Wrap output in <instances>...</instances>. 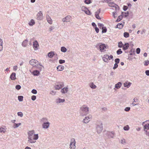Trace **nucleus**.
<instances>
[{
  "instance_id": "f03ea898",
  "label": "nucleus",
  "mask_w": 149,
  "mask_h": 149,
  "mask_svg": "<svg viewBox=\"0 0 149 149\" xmlns=\"http://www.w3.org/2000/svg\"><path fill=\"white\" fill-rule=\"evenodd\" d=\"M29 63L31 65H32L33 67L36 66V65H35L34 64H36L37 65H39L40 66H42V67H43V66L40 64L39 61L35 59H32L29 61Z\"/></svg>"
},
{
  "instance_id": "603ef678",
  "label": "nucleus",
  "mask_w": 149,
  "mask_h": 149,
  "mask_svg": "<svg viewBox=\"0 0 149 149\" xmlns=\"http://www.w3.org/2000/svg\"><path fill=\"white\" fill-rule=\"evenodd\" d=\"M149 127H148L146 125H145L144 126V130L145 131V130H149Z\"/></svg>"
},
{
  "instance_id": "774afa93",
  "label": "nucleus",
  "mask_w": 149,
  "mask_h": 149,
  "mask_svg": "<svg viewBox=\"0 0 149 149\" xmlns=\"http://www.w3.org/2000/svg\"><path fill=\"white\" fill-rule=\"evenodd\" d=\"M118 66V64L115 63L114 65V66L113 67V69H115L117 68Z\"/></svg>"
},
{
  "instance_id": "0e129e2a",
  "label": "nucleus",
  "mask_w": 149,
  "mask_h": 149,
  "mask_svg": "<svg viewBox=\"0 0 149 149\" xmlns=\"http://www.w3.org/2000/svg\"><path fill=\"white\" fill-rule=\"evenodd\" d=\"M120 142L122 144H124L126 143L125 140L124 139H123L121 140Z\"/></svg>"
},
{
  "instance_id": "6e6d98bb",
  "label": "nucleus",
  "mask_w": 149,
  "mask_h": 149,
  "mask_svg": "<svg viewBox=\"0 0 149 149\" xmlns=\"http://www.w3.org/2000/svg\"><path fill=\"white\" fill-rule=\"evenodd\" d=\"M95 17L97 19H101V18L100 17L99 14H95Z\"/></svg>"
},
{
  "instance_id": "423d86ee",
  "label": "nucleus",
  "mask_w": 149,
  "mask_h": 149,
  "mask_svg": "<svg viewBox=\"0 0 149 149\" xmlns=\"http://www.w3.org/2000/svg\"><path fill=\"white\" fill-rule=\"evenodd\" d=\"M96 130L98 133H100L103 130V127L102 123L100 124L97 125L96 127Z\"/></svg>"
},
{
  "instance_id": "338daca9",
  "label": "nucleus",
  "mask_w": 149,
  "mask_h": 149,
  "mask_svg": "<svg viewBox=\"0 0 149 149\" xmlns=\"http://www.w3.org/2000/svg\"><path fill=\"white\" fill-rule=\"evenodd\" d=\"M140 49L139 48H138L136 49V53L138 54L140 53Z\"/></svg>"
},
{
  "instance_id": "ea45409f",
  "label": "nucleus",
  "mask_w": 149,
  "mask_h": 149,
  "mask_svg": "<svg viewBox=\"0 0 149 149\" xmlns=\"http://www.w3.org/2000/svg\"><path fill=\"white\" fill-rule=\"evenodd\" d=\"M116 4L114 2H111L109 3V6L114 7Z\"/></svg>"
},
{
  "instance_id": "cd10ccee",
  "label": "nucleus",
  "mask_w": 149,
  "mask_h": 149,
  "mask_svg": "<svg viewBox=\"0 0 149 149\" xmlns=\"http://www.w3.org/2000/svg\"><path fill=\"white\" fill-rule=\"evenodd\" d=\"M123 25L122 23H118L117 25L116 28L119 29H121L123 27Z\"/></svg>"
},
{
  "instance_id": "4468645a",
  "label": "nucleus",
  "mask_w": 149,
  "mask_h": 149,
  "mask_svg": "<svg viewBox=\"0 0 149 149\" xmlns=\"http://www.w3.org/2000/svg\"><path fill=\"white\" fill-rule=\"evenodd\" d=\"M124 14V12H121V14L119 15L117 19L116 20V22H120V20H121L123 18V15Z\"/></svg>"
},
{
  "instance_id": "f257e3e1",
  "label": "nucleus",
  "mask_w": 149,
  "mask_h": 149,
  "mask_svg": "<svg viewBox=\"0 0 149 149\" xmlns=\"http://www.w3.org/2000/svg\"><path fill=\"white\" fill-rule=\"evenodd\" d=\"M96 47L98 49H99L102 52H105L106 50H104V49L105 48H106V47L105 45L101 43L97 44L96 45Z\"/></svg>"
},
{
  "instance_id": "58836bf2",
  "label": "nucleus",
  "mask_w": 149,
  "mask_h": 149,
  "mask_svg": "<svg viewBox=\"0 0 149 149\" xmlns=\"http://www.w3.org/2000/svg\"><path fill=\"white\" fill-rule=\"evenodd\" d=\"M124 14H125L124 15H123L124 17H127L129 16V13L128 11H127V12H124Z\"/></svg>"
},
{
  "instance_id": "1a4fd4ad",
  "label": "nucleus",
  "mask_w": 149,
  "mask_h": 149,
  "mask_svg": "<svg viewBox=\"0 0 149 149\" xmlns=\"http://www.w3.org/2000/svg\"><path fill=\"white\" fill-rule=\"evenodd\" d=\"M36 19L38 20H41L43 19L42 14L41 11H40L37 14Z\"/></svg>"
},
{
  "instance_id": "72a5a7b5",
  "label": "nucleus",
  "mask_w": 149,
  "mask_h": 149,
  "mask_svg": "<svg viewBox=\"0 0 149 149\" xmlns=\"http://www.w3.org/2000/svg\"><path fill=\"white\" fill-rule=\"evenodd\" d=\"M124 45L121 41L119 42L118 43V47L119 48H123Z\"/></svg>"
},
{
  "instance_id": "4be33fe9",
  "label": "nucleus",
  "mask_w": 149,
  "mask_h": 149,
  "mask_svg": "<svg viewBox=\"0 0 149 149\" xmlns=\"http://www.w3.org/2000/svg\"><path fill=\"white\" fill-rule=\"evenodd\" d=\"M131 83L130 82H125L124 84V86L125 87H126L127 88H129L130 86Z\"/></svg>"
},
{
  "instance_id": "2eb2a0df",
  "label": "nucleus",
  "mask_w": 149,
  "mask_h": 149,
  "mask_svg": "<svg viewBox=\"0 0 149 149\" xmlns=\"http://www.w3.org/2000/svg\"><path fill=\"white\" fill-rule=\"evenodd\" d=\"M49 123L48 122H47L46 123H43L42 124V127L44 128H48L49 127Z\"/></svg>"
},
{
  "instance_id": "ddd939ff",
  "label": "nucleus",
  "mask_w": 149,
  "mask_h": 149,
  "mask_svg": "<svg viewBox=\"0 0 149 149\" xmlns=\"http://www.w3.org/2000/svg\"><path fill=\"white\" fill-rule=\"evenodd\" d=\"M16 73L15 72H13L10 77V78L12 80H15L16 78Z\"/></svg>"
},
{
  "instance_id": "a19ab883",
  "label": "nucleus",
  "mask_w": 149,
  "mask_h": 149,
  "mask_svg": "<svg viewBox=\"0 0 149 149\" xmlns=\"http://www.w3.org/2000/svg\"><path fill=\"white\" fill-rule=\"evenodd\" d=\"M123 52L120 49H119L116 52V53L118 55L121 54Z\"/></svg>"
},
{
  "instance_id": "a878e982",
  "label": "nucleus",
  "mask_w": 149,
  "mask_h": 149,
  "mask_svg": "<svg viewBox=\"0 0 149 149\" xmlns=\"http://www.w3.org/2000/svg\"><path fill=\"white\" fill-rule=\"evenodd\" d=\"M28 139H29L28 141L31 143H34L36 142V141H33L34 139H33V137H28Z\"/></svg>"
},
{
  "instance_id": "c03bdc74",
  "label": "nucleus",
  "mask_w": 149,
  "mask_h": 149,
  "mask_svg": "<svg viewBox=\"0 0 149 149\" xmlns=\"http://www.w3.org/2000/svg\"><path fill=\"white\" fill-rule=\"evenodd\" d=\"M47 119L46 118H43L41 120V122L44 123H46V121H47Z\"/></svg>"
},
{
  "instance_id": "39448f33",
  "label": "nucleus",
  "mask_w": 149,
  "mask_h": 149,
  "mask_svg": "<svg viewBox=\"0 0 149 149\" xmlns=\"http://www.w3.org/2000/svg\"><path fill=\"white\" fill-rule=\"evenodd\" d=\"M115 135V133L113 132H107L106 133V135L109 139L113 138Z\"/></svg>"
},
{
  "instance_id": "69168bd1",
  "label": "nucleus",
  "mask_w": 149,
  "mask_h": 149,
  "mask_svg": "<svg viewBox=\"0 0 149 149\" xmlns=\"http://www.w3.org/2000/svg\"><path fill=\"white\" fill-rule=\"evenodd\" d=\"M36 96L33 95L31 96V99L33 101H34L36 100Z\"/></svg>"
},
{
  "instance_id": "680f3d73",
  "label": "nucleus",
  "mask_w": 149,
  "mask_h": 149,
  "mask_svg": "<svg viewBox=\"0 0 149 149\" xmlns=\"http://www.w3.org/2000/svg\"><path fill=\"white\" fill-rule=\"evenodd\" d=\"M37 91L35 89H33L31 91V93L34 94H36L37 93Z\"/></svg>"
},
{
  "instance_id": "e433bc0d",
  "label": "nucleus",
  "mask_w": 149,
  "mask_h": 149,
  "mask_svg": "<svg viewBox=\"0 0 149 149\" xmlns=\"http://www.w3.org/2000/svg\"><path fill=\"white\" fill-rule=\"evenodd\" d=\"M138 100L137 98H135L133 100L134 101V102H133L132 104L133 106H135L136 105V104H135V102H136V101H137Z\"/></svg>"
},
{
  "instance_id": "c9c22d12",
  "label": "nucleus",
  "mask_w": 149,
  "mask_h": 149,
  "mask_svg": "<svg viewBox=\"0 0 149 149\" xmlns=\"http://www.w3.org/2000/svg\"><path fill=\"white\" fill-rule=\"evenodd\" d=\"M18 98L19 102H22L23 101V97L22 96H18Z\"/></svg>"
},
{
  "instance_id": "7ed1b4c3",
  "label": "nucleus",
  "mask_w": 149,
  "mask_h": 149,
  "mask_svg": "<svg viewBox=\"0 0 149 149\" xmlns=\"http://www.w3.org/2000/svg\"><path fill=\"white\" fill-rule=\"evenodd\" d=\"M64 86L63 82H57L55 86L54 87L56 90H59Z\"/></svg>"
},
{
  "instance_id": "79ce46f5",
  "label": "nucleus",
  "mask_w": 149,
  "mask_h": 149,
  "mask_svg": "<svg viewBox=\"0 0 149 149\" xmlns=\"http://www.w3.org/2000/svg\"><path fill=\"white\" fill-rule=\"evenodd\" d=\"M98 26L99 27L100 29H102V28H103V27H104V25L102 24H101L100 23H98Z\"/></svg>"
},
{
  "instance_id": "dca6fc26",
  "label": "nucleus",
  "mask_w": 149,
  "mask_h": 149,
  "mask_svg": "<svg viewBox=\"0 0 149 149\" xmlns=\"http://www.w3.org/2000/svg\"><path fill=\"white\" fill-rule=\"evenodd\" d=\"M55 55L54 52V51H51L49 52L47 54V56L49 58H52Z\"/></svg>"
},
{
  "instance_id": "473e14b6",
  "label": "nucleus",
  "mask_w": 149,
  "mask_h": 149,
  "mask_svg": "<svg viewBox=\"0 0 149 149\" xmlns=\"http://www.w3.org/2000/svg\"><path fill=\"white\" fill-rule=\"evenodd\" d=\"M33 139L34 140H36L38 139V134H34L33 137Z\"/></svg>"
},
{
  "instance_id": "052dcab7",
  "label": "nucleus",
  "mask_w": 149,
  "mask_h": 149,
  "mask_svg": "<svg viewBox=\"0 0 149 149\" xmlns=\"http://www.w3.org/2000/svg\"><path fill=\"white\" fill-rule=\"evenodd\" d=\"M120 60L119 58H116L115 59V63L118 64L120 62Z\"/></svg>"
},
{
  "instance_id": "20e7f679",
  "label": "nucleus",
  "mask_w": 149,
  "mask_h": 149,
  "mask_svg": "<svg viewBox=\"0 0 149 149\" xmlns=\"http://www.w3.org/2000/svg\"><path fill=\"white\" fill-rule=\"evenodd\" d=\"M80 109L82 112L84 113V114L86 115L87 114L89 111V108L88 107H85V105H83L80 108Z\"/></svg>"
},
{
  "instance_id": "c756f323",
  "label": "nucleus",
  "mask_w": 149,
  "mask_h": 149,
  "mask_svg": "<svg viewBox=\"0 0 149 149\" xmlns=\"http://www.w3.org/2000/svg\"><path fill=\"white\" fill-rule=\"evenodd\" d=\"M35 24V22L34 20H33V19H31V20L30 22H29V24L30 26H33L34 24Z\"/></svg>"
},
{
  "instance_id": "8fccbe9b",
  "label": "nucleus",
  "mask_w": 149,
  "mask_h": 149,
  "mask_svg": "<svg viewBox=\"0 0 149 149\" xmlns=\"http://www.w3.org/2000/svg\"><path fill=\"white\" fill-rule=\"evenodd\" d=\"M15 88L16 89L19 90L21 88V86L19 85H17L15 86Z\"/></svg>"
},
{
  "instance_id": "4d7b16f0",
  "label": "nucleus",
  "mask_w": 149,
  "mask_h": 149,
  "mask_svg": "<svg viewBox=\"0 0 149 149\" xmlns=\"http://www.w3.org/2000/svg\"><path fill=\"white\" fill-rule=\"evenodd\" d=\"M4 130H5V129L4 128H0V133H3L5 132V131H4Z\"/></svg>"
},
{
  "instance_id": "5fc2aeb1",
  "label": "nucleus",
  "mask_w": 149,
  "mask_h": 149,
  "mask_svg": "<svg viewBox=\"0 0 149 149\" xmlns=\"http://www.w3.org/2000/svg\"><path fill=\"white\" fill-rule=\"evenodd\" d=\"M59 63L61 64L65 63V60H64L60 59L59 61Z\"/></svg>"
},
{
  "instance_id": "37998d69",
  "label": "nucleus",
  "mask_w": 149,
  "mask_h": 149,
  "mask_svg": "<svg viewBox=\"0 0 149 149\" xmlns=\"http://www.w3.org/2000/svg\"><path fill=\"white\" fill-rule=\"evenodd\" d=\"M81 9L82 10L84 11L85 12V11H86L88 9L87 8H86L85 6H82L81 8Z\"/></svg>"
},
{
  "instance_id": "c85d7f7f",
  "label": "nucleus",
  "mask_w": 149,
  "mask_h": 149,
  "mask_svg": "<svg viewBox=\"0 0 149 149\" xmlns=\"http://www.w3.org/2000/svg\"><path fill=\"white\" fill-rule=\"evenodd\" d=\"M90 87L92 89H95L96 88V86L95 85L93 82L91 83L90 84Z\"/></svg>"
},
{
  "instance_id": "9b49d317",
  "label": "nucleus",
  "mask_w": 149,
  "mask_h": 149,
  "mask_svg": "<svg viewBox=\"0 0 149 149\" xmlns=\"http://www.w3.org/2000/svg\"><path fill=\"white\" fill-rule=\"evenodd\" d=\"M30 72L34 76H38L40 74V72L37 70H34L32 72L30 71Z\"/></svg>"
},
{
  "instance_id": "f704fd0d",
  "label": "nucleus",
  "mask_w": 149,
  "mask_h": 149,
  "mask_svg": "<svg viewBox=\"0 0 149 149\" xmlns=\"http://www.w3.org/2000/svg\"><path fill=\"white\" fill-rule=\"evenodd\" d=\"M102 33H105L107 31V29L106 27L104 26L102 28Z\"/></svg>"
},
{
  "instance_id": "a18cd8bd",
  "label": "nucleus",
  "mask_w": 149,
  "mask_h": 149,
  "mask_svg": "<svg viewBox=\"0 0 149 149\" xmlns=\"http://www.w3.org/2000/svg\"><path fill=\"white\" fill-rule=\"evenodd\" d=\"M85 13L88 15H90L91 14V11L88 9L86 11H85Z\"/></svg>"
},
{
  "instance_id": "bb28decb",
  "label": "nucleus",
  "mask_w": 149,
  "mask_h": 149,
  "mask_svg": "<svg viewBox=\"0 0 149 149\" xmlns=\"http://www.w3.org/2000/svg\"><path fill=\"white\" fill-rule=\"evenodd\" d=\"M28 42V40L27 39L24 40L22 43V45L24 47H26V46L27 43Z\"/></svg>"
},
{
  "instance_id": "2f4dec72",
  "label": "nucleus",
  "mask_w": 149,
  "mask_h": 149,
  "mask_svg": "<svg viewBox=\"0 0 149 149\" xmlns=\"http://www.w3.org/2000/svg\"><path fill=\"white\" fill-rule=\"evenodd\" d=\"M21 125V123H20L16 124V123H14V125L13 127L14 128H15L19 127L20 125Z\"/></svg>"
},
{
  "instance_id": "9d476101",
  "label": "nucleus",
  "mask_w": 149,
  "mask_h": 149,
  "mask_svg": "<svg viewBox=\"0 0 149 149\" xmlns=\"http://www.w3.org/2000/svg\"><path fill=\"white\" fill-rule=\"evenodd\" d=\"M39 46V44L37 40H35L33 42V47L35 50H37L38 49V47Z\"/></svg>"
},
{
  "instance_id": "f8f14e48",
  "label": "nucleus",
  "mask_w": 149,
  "mask_h": 149,
  "mask_svg": "<svg viewBox=\"0 0 149 149\" xmlns=\"http://www.w3.org/2000/svg\"><path fill=\"white\" fill-rule=\"evenodd\" d=\"M130 46L129 43H126L123 45V49L125 51Z\"/></svg>"
},
{
  "instance_id": "09e8293b",
  "label": "nucleus",
  "mask_w": 149,
  "mask_h": 149,
  "mask_svg": "<svg viewBox=\"0 0 149 149\" xmlns=\"http://www.w3.org/2000/svg\"><path fill=\"white\" fill-rule=\"evenodd\" d=\"M84 3L86 4H89L91 3V0H84Z\"/></svg>"
},
{
  "instance_id": "4c0bfd02",
  "label": "nucleus",
  "mask_w": 149,
  "mask_h": 149,
  "mask_svg": "<svg viewBox=\"0 0 149 149\" xmlns=\"http://www.w3.org/2000/svg\"><path fill=\"white\" fill-rule=\"evenodd\" d=\"M124 36L125 38H127L129 36V34L127 32H125L124 33Z\"/></svg>"
},
{
  "instance_id": "a211bd4d",
  "label": "nucleus",
  "mask_w": 149,
  "mask_h": 149,
  "mask_svg": "<svg viewBox=\"0 0 149 149\" xmlns=\"http://www.w3.org/2000/svg\"><path fill=\"white\" fill-rule=\"evenodd\" d=\"M122 85V83L120 82H119L115 85V87L118 89L121 87Z\"/></svg>"
},
{
  "instance_id": "aec40b11",
  "label": "nucleus",
  "mask_w": 149,
  "mask_h": 149,
  "mask_svg": "<svg viewBox=\"0 0 149 149\" xmlns=\"http://www.w3.org/2000/svg\"><path fill=\"white\" fill-rule=\"evenodd\" d=\"M64 67L63 66L59 65L57 67V70L58 71H62L64 69Z\"/></svg>"
},
{
  "instance_id": "49530a36",
  "label": "nucleus",
  "mask_w": 149,
  "mask_h": 149,
  "mask_svg": "<svg viewBox=\"0 0 149 149\" xmlns=\"http://www.w3.org/2000/svg\"><path fill=\"white\" fill-rule=\"evenodd\" d=\"M123 129L127 131L129 129V127L128 125L125 126L123 127Z\"/></svg>"
},
{
  "instance_id": "13d9d810",
  "label": "nucleus",
  "mask_w": 149,
  "mask_h": 149,
  "mask_svg": "<svg viewBox=\"0 0 149 149\" xmlns=\"http://www.w3.org/2000/svg\"><path fill=\"white\" fill-rule=\"evenodd\" d=\"M17 115L19 116H20L21 117H22L23 116V113L21 112H19L17 113Z\"/></svg>"
},
{
  "instance_id": "e2e57ef3",
  "label": "nucleus",
  "mask_w": 149,
  "mask_h": 149,
  "mask_svg": "<svg viewBox=\"0 0 149 149\" xmlns=\"http://www.w3.org/2000/svg\"><path fill=\"white\" fill-rule=\"evenodd\" d=\"M112 13L113 14V17L115 18H116L117 17V16H115V15L117 14V11H116L113 12Z\"/></svg>"
},
{
  "instance_id": "412c9836",
  "label": "nucleus",
  "mask_w": 149,
  "mask_h": 149,
  "mask_svg": "<svg viewBox=\"0 0 149 149\" xmlns=\"http://www.w3.org/2000/svg\"><path fill=\"white\" fill-rule=\"evenodd\" d=\"M46 18L48 22L50 24H52V21L51 17L48 15L46 16Z\"/></svg>"
},
{
  "instance_id": "f3484780",
  "label": "nucleus",
  "mask_w": 149,
  "mask_h": 149,
  "mask_svg": "<svg viewBox=\"0 0 149 149\" xmlns=\"http://www.w3.org/2000/svg\"><path fill=\"white\" fill-rule=\"evenodd\" d=\"M90 118L89 116L86 117L83 120V122L84 123H87L90 121Z\"/></svg>"
},
{
  "instance_id": "0eeeda50",
  "label": "nucleus",
  "mask_w": 149,
  "mask_h": 149,
  "mask_svg": "<svg viewBox=\"0 0 149 149\" xmlns=\"http://www.w3.org/2000/svg\"><path fill=\"white\" fill-rule=\"evenodd\" d=\"M71 141L70 145V149H74L75 148V144L76 142L74 139H71Z\"/></svg>"
},
{
  "instance_id": "5701e85b",
  "label": "nucleus",
  "mask_w": 149,
  "mask_h": 149,
  "mask_svg": "<svg viewBox=\"0 0 149 149\" xmlns=\"http://www.w3.org/2000/svg\"><path fill=\"white\" fill-rule=\"evenodd\" d=\"M65 101V100L64 99H61L60 98H58L56 100V102L57 103H61Z\"/></svg>"
},
{
  "instance_id": "393cba45",
  "label": "nucleus",
  "mask_w": 149,
  "mask_h": 149,
  "mask_svg": "<svg viewBox=\"0 0 149 149\" xmlns=\"http://www.w3.org/2000/svg\"><path fill=\"white\" fill-rule=\"evenodd\" d=\"M28 139H29L28 141L31 143H34L36 142V141H33L34 139H33V137H28Z\"/></svg>"
},
{
  "instance_id": "6ab92c4d",
  "label": "nucleus",
  "mask_w": 149,
  "mask_h": 149,
  "mask_svg": "<svg viewBox=\"0 0 149 149\" xmlns=\"http://www.w3.org/2000/svg\"><path fill=\"white\" fill-rule=\"evenodd\" d=\"M68 87H64L62 88L61 90V92L63 93H65L68 91Z\"/></svg>"
},
{
  "instance_id": "bf43d9fd",
  "label": "nucleus",
  "mask_w": 149,
  "mask_h": 149,
  "mask_svg": "<svg viewBox=\"0 0 149 149\" xmlns=\"http://www.w3.org/2000/svg\"><path fill=\"white\" fill-rule=\"evenodd\" d=\"M128 7L127 6L124 5L123 6V9L124 11H125L127 10V9H128Z\"/></svg>"
},
{
  "instance_id": "864d4df0",
  "label": "nucleus",
  "mask_w": 149,
  "mask_h": 149,
  "mask_svg": "<svg viewBox=\"0 0 149 149\" xmlns=\"http://www.w3.org/2000/svg\"><path fill=\"white\" fill-rule=\"evenodd\" d=\"M130 107H126L124 111H125L128 112V111H129L130 110Z\"/></svg>"
},
{
  "instance_id": "de8ad7c7",
  "label": "nucleus",
  "mask_w": 149,
  "mask_h": 149,
  "mask_svg": "<svg viewBox=\"0 0 149 149\" xmlns=\"http://www.w3.org/2000/svg\"><path fill=\"white\" fill-rule=\"evenodd\" d=\"M114 7L115 8L116 11H117V10H119V7L118 6V5L117 4H116Z\"/></svg>"
},
{
  "instance_id": "7c9ffc66",
  "label": "nucleus",
  "mask_w": 149,
  "mask_h": 149,
  "mask_svg": "<svg viewBox=\"0 0 149 149\" xmlns=\"http://www.w3.org/2000/svg\"><path fill=\"white\" fill-rule=\"evenodd\" d=\"M61 51L63 52H65L67 51V49L64 47H61Z\"/></svg>"
},
{
  "instance_id": "3c124183",
  "label": "nucleus",
  "mask_w": 149,
  "mask_h": 149,
  "mask_svg": "<svg viewBox=\"0 0 149 149\" xmlns=\"http://www.w3.org/2000/svg\"><path fill=\"white\" fill-rule=\"evenodd\" d=\"M144 65L145 66H147L149 64V61L147 60L144 61Z\"/></svg>"
},
{
  "instance_id": "b1692460",
  "label": "nucleus",
  "mask_w": 149,
  "mask_h": 149,
  "mask_svg": "<svg viewBox=\"0 0 149 149\" xmlns=\"http://www.w3.org/2000/svg\"><path fill=\"white\" fill-rule=\"evenodd\" d=\"M34 130H32L31 131H29L28 132V137H33V134L34 133Z\"/></svg>"
},
{
  "instance_id": "6e6552de",
  "label": "nucleus",
  "mask_w": 149,
  "mask_h": 149,
  "mask_svg": "<svg viewBox=\"0 0 149 149\" xmlns=\"http://www.w3.org/2000/svg\"><path fill=\"white\" fill-rule=\"evenodd\" d=\"M72 17L70 15H68L62 19V21L64 22H69L72 20Z\"/></svg>"
}]
</instances>
